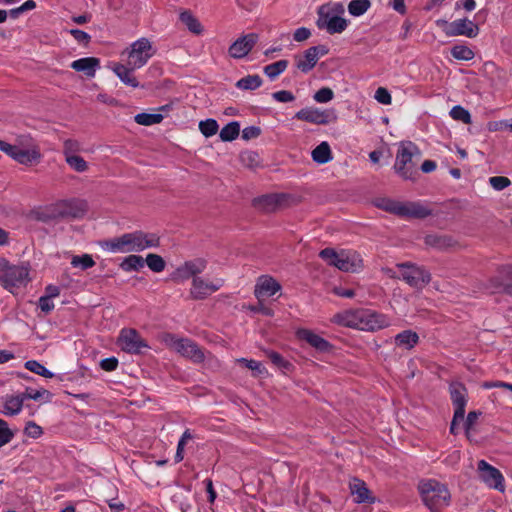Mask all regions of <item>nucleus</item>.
<instances>
[{"label": "nucleus", "instance_id": "1", "mask_svg": "<svg viewBox=\"0 0 512 512\" xmlns=\"http://www.w3.org/2000/svg\"><path fill=\"white\" fill-rule=\"evenodd\" d=\"M330 321L336 325L365 331H375L390 325V319L368 309H349L334 314Z\"/></svg>", "mask_w": 512, "mask_h": 512}, {"label": "nucleus", "instance_id": "2", "mask_svg": "<svg viewBox=\"0 0 512 512\" xmlns=\"http://www.w3.org/2000/svg\"><path fill=\"white\" fill-rule=\"evenodd\" d=\"M418 492L422 502L431 512H440L450 504L451 495L447 486L437 480H421Z\"/></svg>", "mask_w": 512, "mask_h": 512}, {"label": "nucleus", "instance_id": "3", "mask_svg": "<svg viewBox=\"0 0 512 512\" xmlns=\"http://www.w3.org/2000/svg\"><path fill=\"white\" fill-rule=\"evenodd\" d=\"M158 245V238L145 235L142 232L128 233L120 237L109 239L103 242V246L116 253H128L142 251L147 247Z\"/></svg>", "mask_w": 512, "mask_h": 512}, {"label": "nucleus", "instance_id": "4", "mask_svg": "<svg viewBox=\"0 0 512 512\" xmlns=\"http://www.w3.org/2000/svg\"><path fill=\"white\" fill-rule=\"evenodd\" d=\"M376 206L386 212L392 213L405 219L422 220L432 214V210L420 202H401L390 198H381Z\"/></svg>", "mask_w": 512, "mask_h": 512}, {"label": "nucleus", "instance_id": "5", "mask_svg": "<svg viewBox=\"0 0 512 512\" xmlns=\"http://www.w3.org/2000/svg\"><path fill=\"white\" fill-rule=\"evenodd\" d=\"M30 281L29 269L24 265H12L3 257H0V284L11 293Z\"/></svg>", "mask_w": 512, "mask_h": 512}, {"label": "nucleus", "instance_id": "6", "mask_svg": "<svg viewBox=\"0 0 512 512\" xmlns=\"http://www.w3.org/2000/svg\"><path fill=\"white\" fill-rule=\"evenodd\" d=\"M415 154H419V149L410 141L402 143L397 151L393 168L403 180L415 181L419 176L416 164L413 162Z\"/></svg>", "mask_w": 512, "mask_h": 512}, {"label": "nucleus", "instance_id": "7", "mask_svg": "<svg viewBox=\"0 0 512 512\" xmlns=\"http://www.w3.org/2000/svg\"><path fill=\"white\" fill-rule=\"evenodd\" d=\"M319 256L329 265L344 272H357L363 267V260L356 252H336L332 248H326L319 253Z\"/></svg>", "mask_w": 512, "mask_h": 512}, {"label": "nucleus", "instance_id": "8", "mask_svg": "<svg viewBox=\"0 0 512 512\" xmlns=\"http://www.w3.org/2000/svg\"><path fill=\"white\" fill-rule=\"evenodd\" d=\"M162 342L167 348L190 359L194 363H201L205 359L204 351L190 339L177 338L175 335L165 334L162 336Z\"/></svg>", "mask_w": 512, "mask_h": 512}, {"label": "nucleus", "instance_id": "9", "mask_svg": "<svg viewBox=\"0 0 512 512\" xmlns=\"http://www.w3.org/2000/svg\"><path fill=\"white\" fill-rule=\"evenodd\" d=\"M402 279L410 287L422 290L431 281V273L424 267L412 262L396 264Z\"/></svg>", "mask_w": 512, "mask_h": 512}, {"label": "nucleus", "instance_id": "10", "mask_svg": "<svg viewBox=\"0 0 512 512\" xmlns=\"http://www.w3.org/2000/svg\"><path fill=\"white\" fill-rule=\"evenodd\" d=\"M451 401L454 406V415L450 425V433H458V425L464 420L465 407L468 402V391L460 382H453L449 388Z\"/></svg>", "mask_w": 512, "mask_h": 512}, {"label": "nucleus", "instance_id": "11", "mask_svg": "<svg viewBox=\"0 0 512 512\" xmlns=\"http://www.w3.org/2000/svg\"><path fill=\"white\" fill-rule=\"evenodd\" d=\"M294 118L316 125H327L336 122L338 119L335 109L320 110L315 107H305L299 110Z\"/></svg>", "mask_w": 512, "mask_h": 512}, {"label": "nucleus", "instance_id": "12", "mask_svg": "<svg viewBox=\"0 0 512 512\" xmlns=\"http://www.w3.org/2000/svg\"><path fill=\"white\" fill-rule=\"evenodd\" d=\"M154 52L150 41L147 38H141L131 45L128 52V65L132 69H139L148 62Z\"/></svg>", "mask_w": 512, "mask_h": 512}, {"label": "nucleus", "instance_id": "13", "mask_svg": "<svg viewBox=\"0 0 512 512\" xmlns=\"http://www.w3.org/2000/svg\"><path fill=\"white\" fill-rule=\"evenodd\" d=\"M477 473L479 479L489 488L500 492L505 490L504 477L500 470L488 464L485 460L477 463Z\"/></svg>", "mask_w": 512, "mask_h": 512}, {"label": "nucleus", "instance_id": "14", "mask_svg": "<svg viewBox=\"0 0 512 512\" xmlns=\"http://www.w3.org/2000/svg\"><path fill=\"white\" fill-rule=\"evenodd\" d=\"M289 199L290 196L285 193L266 194L254 198L252 204L255 209L261 212L272 213L287 207Z\"/></svg>", "mask_w": 512, "mask_h": 512}, {"label": "nucleus", "instance_id": "15", "mask_svg": "<svg viewBox=\"0 0 512 512\" xmlns=\"http://www.w3.org/2000/svg\"><path fill=\"white\" fill-rule=\"evenodd\" d=\"M224 284V280L221 278H215L208 280L202 277H194L192 280V286L190 294L193 299L202 300L217 292Z\"/></svg>", "mask_w": 512, "mask_h": 512}, {"label": "nucleus", "instance_id": "16", "mask_svg": "<svg viewBox=\"0 0 512 512\" xmlns=\"http://www.w3.org/2000/svg\"><path fill=\"white\" fill-rule=\"evenodd\" d=\"M56 207L59 219H79L88 209L87 202L81 199L62 200Z\"/></svg>", "mask_w": 512, "mask_h": 512}, {"label": "nucleus", "instance_id": "17", "mask_svg": "<svg viewBox=\"0 0 512 512\" xmlns=\"http://www.w3.org/2000/svg\"><path fill=\"white\" fill-rule=\"evenodd\" d=\"M118 344L128 353H140L143 348H148L146 341L135 329H123L118 338Z\"/></svg>", "mask_w": 512, "mask_h": 512}, {"label": "nucleus", "instance_id": "18", "mask_svg": "<svg viewBox=\"0 0 512 512\" xmlns=\"http://www.w3.org/2000/svg\"><path fill=\"white\" fill-rule=\"evenodd\" d=\"M326 6H321L318 10L319 19L317 26L319 29H326L329 34L342 33L348 26V21L340 16L334 15L329 17Z\"/></svg>", "mask_w": 512, "mask_h": 512}, {"label": "nucleus", "instance_id": "19", "mask_svg": "<svg viewBox=\"0 0 512 512\" xmlns=\"http://www.w3.org/2000/svg\"><path fill=\"white\" fill-rule=\"evenodd\" d=\"M256 33L245 34L236 39L228 48V54L234 59H242L247 56L258 42Z\"/></svg>", "mask_w": 512, "mask_h": 512}, {"label": "nucleus", "instance_id": "20", "mask_svg": "<svg viewBox=\"0 0 512 512\" xmlns=\"http://www.w3.org/2000/svg\"><path fill=\"white\" fill-rule=\"evenodd\" d=\"M443 32L448 37L466 36L468 38H475L479 34V27L473 21L463 18L450 22Z\"/></svg>", "mask_w": 512, "mask_h": 512}, {"label": "nucleus", "instance_id": "21", "mask_svg": "<svg viewBox=\"0 0 512 512\" xmlns=\"http://www.w3.org/2000/svg\"><path fill=\"white\" fill-rule=\"evenodd\" d=\"M281 290V284L271 276L265 275L258 278L254 294L258 300L275 295Z\"/></svg>", "mask_w": 512, "mask_h": 512}, {"label": "nucleus", "instance_id": "22", "mask_svg": "<svg viewBox=\"0 0 512 512\" xmlns=\"http://www.w3.org/2000/svg\"><path fill=\"white\" fill-rule=\"evenodd\" d=\"M58 219L56 203L40 206L26 215V221L50 222Z\"/></svg>", "mask_w": 512, "mask_h": 512}, {"label": "nucleus", "instance_id": "23", "mask_svg": "<svg viewBox=\"0 0 512 512\" xmlns=\"http://www.w3.org/2000/svg\"><path fill=\"white\" fill-rule=\"evenodd\" d=\"M349 488L356 503H373L375 501L364 481L353 478L349 482Z\"/></svg>", "mask_w": 512, "mask_h": 512}, {"label": "nucleus", "instance_id": "24", "mask_svg": "<svg viewBox=\"0 0 512 512\" xmlns=\"http://www.w3.org/2000/svg\"><path fill=\"white\" fill-rule=\"evenodd\" d=\"M297 336L301 339L309 343L315 349L321 352H328L331 350L332 345L326 341L321 336L315 334L311 330L308 329H300L297 332Z\"/></svg>", "mask_w": 512, "mask_h": 512}, {"label": "nucleus", "instance_id": "25", "mask_svg": "<svg viewBox=\"0 0 512 512\" xmlns=\"http://www.w3.org/2000/svg\"><path fill=\"white\" fill-rule=\"evenodd\" d=\"M100 67V60L96 57H85L71 63V68L77 72H83L87 77H94Z\"/></svg>", "mask_w": 512, "mask_h": 512}, {"label": "nucleus", "instance_id": "26", "mask_svg": "<svg viewBox=\"0 0 512 512\" xmlns=\"http://www.w3.org/2000/svg\"><path fill=\"white\" fill-rule=\"evenodd\" d=\"M206 261L198 258L191 261L185 262L182 266L177 269L178 274L182 278H189L191 276L198 277L197 275L202 273L206 268Z\"/></svg>", "mask_w": 512, "mask_h": 512}, {"label": "nucleus", "instance_id": "27", "mask_svg": "<svg viewBox=\"0 0 512 512\" xmlns=\"http://www.w3.org/2000/svg\"><path fill=\"white\" fill-rule=\"evenodd\" d=\"M24 403L22 395H8L3 400L1 413L7 416H14L21 412Z\"/></svg>", "mask_w": 512, "mask_h": 512}, {"label": "nucleus", "instance_id": "28", "mask_svg": "<svg viewBox=\"0 0 512 512\" xmlns=\"http://www.w3.org/2000/svg\"><path fill=\"white\" fill-rule=\"evenodd\" d=\"M316 55L310 51V48L304 51L302 56H295V65L303 73L310 72L317 64Z\"/></svg>", "mask_w": 512, "mask_h": 512}, {"label": "nucleus", "instance_id": "29", "mask_svg": "<svg viewBox=\"0 0 512 512\" xmlns=\"http://www.w3.org/2000/svg\"><path fill=\"white\" fill-rule=\"evenodd\" d=\"M135 69H132L131 66L123 65V64H115L113 71L115 74L119 77V79L128 86H131L133 88H136L139 86V82L137 81L136 77L133 76L132 72Z\"/></svg>", "mask_w": 512, "mask_h": 512}, {"label": "nucleus", "instance_id": "30", "mask_svg": "<svg viewBox=\"0 0 512 512\" xmlns=\"http://www.w3.org/2000/svg\"><path fill=\"white\" fill-rule=\"evenodd\" d=\"M507 266H502L497 270V274L490 278V288L493 289H501L508 290L511 287L512 277L506 274L504 271L507 269Z\"/></svg>", "mask_w": 512, "mask_h": 512}, {"label": "nucleus", "instance_id": "31", "mask_svg": "<svg viewBox=\"0 0 512 512\" xmlns=\"http://www.w3.org/2000/svg\"><path fill=\"white\" fill-rule=\"evenodd\" d=\"M312 160L318 164H326L332 160V152L326 141L321 142L312 151Z\"/></svg>", "mask_w": 512, "mask_h": 512}, {"label": "nucleus", "instance_id": "32", "mask_svg": "<svg viewBox=\"0 0 512 512\" xmlns=\"http://www.w3.org/2000/svg\"><path fill=\"white\" fill-rule=\"evenodd\" d=\"M425 243L437 249H446L454 246L455 241L450 236L431 234L425 237Z\"/></svg>", "mask_w": 512, "mask_h": 512}, {"label": "nucleus", "instance_id": "33", "mask_svg": "<svg viewBox=\"0 0 512 512\" xmlns=\"http://www.w3.org/2000/svg\"><path fill=\"white\" fill-rule=\"evenodd\" d=\"M180 20L186 25L190 32L196 35H199L203 32V26L190 11L182 12L180 14Z\"/></svg>", "mask_w": 512, "mask_h": 512}, {"label": "nucleus", "instance_id": "34", "mask_svg": "<svg viewBox=\"0 0 512 512\" xmlns=\"http://www.w3.org/2000/svg\"><path fill=\"white\" fill-rule=\"evenodd\" d=\"M418 340H419V337H418L417 333H415L411 330L403 331V332L399 333L395 338L396 344L398 346L404 347L406 349H410V348L414 347L417 344Z\"/></svg>", "mask_w": 512, "mask_h": 512}, {"label": "nucleus", "instance_id": "35", "mask_svg": "<svg viewBox=\"0 0 512 512\" xmlns=\"http://www.w3.org/2000/svg\"><path fill=\"white\" fill-rule=\"evenodd\" d=\"M240 133V124L237 121L229 122L220 131V139L223 142H231L235 140Z\"/></svg>", "mask_w": 512, "mask_h": 512}, {"label": "nucleus", "instance_id": "36", "mask_svg": "<svg viewBox=\"0 0 512 512\" xmlns=\"http://www.w3.org/2000/svg\"><path fill=\"white\" fill-rule=\"evenodd\" d=\"M41 157L40 153L36 150H27L19 147L17 153H15L14 160L20 164L29 165Z\"/></svg>", "mask_w": 512, "mask_h": 512}, {"label": "nucleus", "instance_id": "37", "mask_svg": "<svg viewBox=\"0 0 512 512\" xmlns=\"http://www.w3.org/2000/svg\"><path fill=\"white\" fill-rule=\"evenodd\" d=\"M262 83L263 80L259 75H247L237 81L236 87L242 90H255L259 88Z\"/></svg>", "mask_w": 512, "mask_h": 512}, {"label": "nucleus", "instance_id": "38", "mask_svg": "<svg viewBox=\"0 0 512 512\" xmlns=\"http://www.w3.org/2000/svg\"><path fill=\"white\" fill-rule=\"evenodd\" d=\"M163 115L160 113H138L135 115L134 120L137 124L142 126H150L159 124L163 120Z\"/></svg>", "mask_w": 512, "mask_h": 512}, {"label": "nucleus", "instance_id": "39", "mask_svg": "<svg viewBox=\"0 0 512 512\" xmlns=\"http://www.w3.org/2000/svg\"><path fill=\"white\" fill-rule=\"evenodd\" d=\"M235 363L241 367H246L251 370L254 377L267 373L266 368L258 361L248 360L246 358H239L235 360Z\"/></svg>", "mask_w": 512, "mask_h": 512}, {"label": "nucleus", "instance_id": "40", "mask_svg": "<svg viewBox=\"0 0 512 512\" xmlns=\"http://www.w3.org/2000/svg\"><path fill=\"white\" fill-rule=\"evenodd\" d=\"M144 259L138 255H129L120 264L124 271H138L144 267Z\"/></svg>", "mask_w": 512, "mask_h": 512}, {"label": "nucleus", "instance_id": "41", "mask_svg": "<svg viewBox=\"0 0 512 512\" xmlns=\"http://www.w3.org/2000/svg\"><path fill=\"white\" fill-rule=\"evenodd\" d=\"M370 7V0H351L348 4V12L352 16L359 17L366 13Z\"/></svg>", "mask_w": 512, "mask_h": 512}, {"label": "nucleus", "instance_id": "42", "mask_svg": "<svg viewBox=\"0 0 512 512\" xmlns=\"http://www.w3.org/2000/svg\"><path fill=\"white\" fill-rule=\"evenodd\" d=\"M451 55L453 58H455L457 60L469 61L474 58L475 53L473 52V50L470 47H468L466 45L458 44V45H454L451 48Z\"/></svg>", "mask_w": 512, "mask_h": 512}, {"label": "nucleus", "instance_id": "43", "mask_svg": "<svg viewBox=\"0 0 512 512\" xmlns=\"http://www.w3.org/2000/svg\"><path fill=\"white\" fill-rule=\"evenodd\" d=\"M289 62L287 60H279L272 64H269L264 67V73L270 78L275 79L282 72H284L288 66Z\"/></svg>", "mask_w": 512, "mask_h": 512}, {"label": "nucleus", "instance_id": "44", "mask_svg": "<svg viewBox=\"0 0 512 512\" xmlns=\"http://www.w3.org/2000/svg\"><path fill=\"white\" fill-rule=\"evenodd\" d=\"M480 415L481 412L471 411L468 413L466 420L464 422L465 435L470 442L473 441V432L475 430V425Z\"/></svg>", "mask_w": 512, "mask_h": 512}, {"label": "nucleus", "instance_id": "45", "mask_svg": "<svg viewBox=\"0 0 512 512\" xmlns=\"http://www.w3.org/2000/svg\"><path fill=\"white\" fill-rule=\"evenodd\" d=\"M219 125L215 119L209 118L199 122V130L205 137H211L217 133Z\"/></svg>", "mask_w": 512, "mask_h": 512}, {"label": "nucleus", "instance_id": "46", "mask_svg": "<svg viewBox=\"0 0 512 512\" xmlns=\"http://www.w3.org/2000/svg\"><path fill=\"white\" fill-rule=\"evenodd\" d=\"M25 368L37 375L45 378H52L54 375L52 372L47 370L42 364L35 360H29L25 363Z\"/></svg>", "mask_w": 512, "mask_h": 512}, {"label": "nucleus", "instance_id": "47", "mask_svg": "<svg viewBox=\"0 0 512 512\" xmlns=\"http://www.w3.org/2000/svg\"><path fill=\"white\" fill-rule=\"evenodd\" d=\"M450 116L457 121H461L465 124L471 123L470 112L460 105L454 106L450 111Z\"/></svg>", "mask_w": 512, "mask_h": 512}, {"label": "nucleus", "instance_id": "48", "mask_svg": "<svg viewBox=\"0 0 512 512\" xmlns=\"http://www.w3.org/2000/svg\"><path fill=\"white\" fill-rule=\"evenodd\" d=\"M67 164L76 172H85L88 169V164L83 157L72 155L65 158Z\"/></svg>", "mask_w": 512, "mask_h": 512}, {"label": "nucleus", "instance_id": "49", "mask_svg": "<svg viewBox=\"0 0 512 512\" xmlns=\"http://www.w3.org/2000/svg\"><path fill=\"white\" fill-rule=\"evenodd\" d=\"M148 267L154 272H161L165 268L164 259L157 254H148L146 257Z\"/></svg>", "mask_w": 512, "mask_h": 512}, {"label": "nucleus", "instance_id": "50", "mask_svg": "<svg viewBox=\"0 0 512 512\" xmlns=\"http://www.w3.org/2000/svg\"><path fill=\"white\" fill-rule=\"evenodd\" d=\"M14 435L8 423L0 418V448L8 444L13 439Z\"/></svg>", "mask_w": 512, "mask_h": 512}, {"label": "nucleus", "instance_id": "51", "mask_svg": "<svg viewBox=\"0 0 512 512\" xmlns=\"http://www.w3.org/2000/svg\"><path fill=\"white\" fill-rule=\"evenodd\" d=\"M22 397L25 399H33V400H39L41 398H45L46 401H50L51 393L48 390L42 389V390H33L27 388L26 391L21 394Z\"/></svg>", "mask_w": 512, "mask_h": 512}, {"label": "nucleus", "instance_id": "52", "mask_svg": "<svg viewBox=\"0 0 512 512\" xmlns=\"http://www.w3.org/2000/svg\"><path fill=\"white\" fill-rule=\"evenodd\" d=\"M24 434L32 439H38L43 435V429L33 421H28L24 428Z\"/></svg>", "mask_w": 512, "mask_h": 512}, {"label": "nucleus", "instance_id": "53", "mask_svg": "<svg viewBox=\"0 0 512 512\" xmlns=\"http://www.w3.org/2000/svg\"><path fill=\"white\" fill-rule=\"evenodd\" d=\"M334 98V92L329 87L320 88L313 96V99L318 103H327Z\"/></svg>", "mask_w": 512, "mask_h": 512}, {"label": "nucleus", "instance_id": "54", "mask_svg": "<svg viewBox=\"0 0 512 512\" xmlns=\"http://www.w3.org/2000/svg\"><path fill=\"white\" fill-rule=\"evenodd\" d=\"M71 264L74 267L80 266L82 269H87L93 267L95 265V262L90 255L84 254L82 256L73 257Z\"/></svg>", "mask_w": 512, "mask_h": 512}, {"label": "nucleus", "instance_id": "55", "mask_svg": "<svg viewBox=\"0 0 512 512\" xmlns=\"http://www.w3.org/2000/svg\"><path fill=\"white\" fill-rule=\"evenodd\" d=\"M490 185L498 191H501L511 185V181L505 176H493L489 178Z\"/></svg>", "mask_w": 512, "mask_h": 512}, {"label": "nucleus", "instance_id": "56", "mask_svg": "<svg viewBox=\"0 0 512 512\" xmlns=\"http://www.w3.org/2000/svg\"><path fill=\"white\" fill-rule=\"evenodd\" d=\"M266 355L270 361L279 368L288 369L291 366V364L277 352L268 351Z\"/></svg>", "mask_w": 512, "mask_h": 512}, {"label": "nucleus", "instance_id": "57", "mask_svg": "<svg viewBox=\"0 0 512 512\" xmlns=\"http://www.w3.org/2000/svg\"><path fill=\"white\" fill-rule=\"evenodd\" d=\"M78 151H80V143L77 140L67 139L64 141L63 154L65 155V158L75 155Z\"/></svg>", "mask_w": 512, "mask_h": 512}, {"label": "nucleus", "instance_id": "58", "mask_svg": "<svg viewBox=\"0 0 512 512\" xmlns=\"http://www.w3.org/2000/svg\"><path fill=\"white\" fill-rule=\"evenodd\" d=\"M272 97L274 100L281 102V103H288L295 100V96L291 91L288 90H280L277 92H274L272 94Z\"/></svg>", "mask_w": 512, "mask_h": 512}, {"label": "nucleus", "instance_id": "59", "mask_svg": "<svg viewBox=\"0 0 512 512\" xmlns=\"http://www.w3.org/2000/svg\"><path fill=\"white\" fill-rule=\"evenodd\" d=\"M375 99L384 105L391 104L392 97L389 91L384 87H379L375 92Z\"/></svg>", "mask_w": 512, "mask_h": 512}, {"label": "nucleus", "instance_id": "60", "mask_svg": "<svg viewBox=\"0 0 512 512\" xmlns=\"http://www.w3.org/2000/svg\"><path fill=\"white\" fill-rule=\"evenodd\" d=\"M69 33L74 37V39L77 42L83 43L85 45H87L91 40V36L88 33H86L85 31L80 30V29H71L69 31Z\"/></svg>", "mask_w": 512, "mask_h": 512}, {"label": "nucleus", "instance_id": "61", "mask_svg": "<svg viewBox=\"0 0 512 512\" xmlns=\"http://www.w3.org/2000/svg\"><path fill=\"white\" fill-rule=\"evenodd\" d=\"M260 134L261 129L258 126H248L242 130V138L247 141L257 138Z\"/></svg>", "mask_w": 512, "mask_h": 512}, {"label": "nucleus", "instance_id": "62", "mask_svg": "<svg viewBox=\"0 0 512 512\" xmlns=\"http://www.w3.org/2000/svg\"><path fill=\"white\" fill-rule=\"evenodd\" d=\"M263 300H258V303L254 306H250L249 309L250 311L252 312H256V313H261L263 315H266V316H273L274 315V311L267 307L266 305L263 304L262 302Z\"/></svg>", "mask_w": 512, "mask_h": 512}, {"label": "nucleus", "instance_id": "63", "mask_svg": "<svg viewBox=\"0 0 512 512\" xmlns=\"http://www.w3.org/2000/svg\"><path fill=\"white\" fill-rule=\"evenodd\" d=\"M310 36H311V31H310V29H308L306 27H300V28L296 29L293 34V38L296 42L305 41Z\"/></svg>", "mask_w": 512, "mask_h": 512}, {"label": "nucleus", "instance_id": "64", "mask_svg": "<svg viewBox=\"0 0 512 512\" xmlns=\"http://www.w3.org/2000/svg\"><path fill=\"white\" fill-rule=\"evenodd\" d=\"M19 147L16 145L9 144L3 140H0V150L5 152L11 158L14 159L15 153H17Z\"/></svg>", "mask_w": 512, "mask_h": 512}]
</instances>
